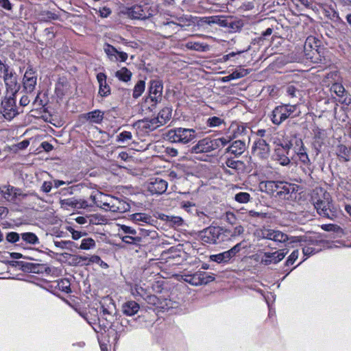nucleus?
Returning a JSON list of instances; mask_svg holds the SVG:
<instances>
[{"mask_svg": "<svg viewBox=\"0 0 351 351\" xmlns=\"http://www.w3.org/2000/svg\"><path fill=\"white\" fill-rule=\"evenodd\" d=\"M104 49L105 53L107 54V56L111 60H113L114 58H115V60H117V55L119 51L114 47L110 44H106Z\"/></svg>", "mask_w": 351, "mask_h": 351, "instance_id": "49530a36", "label": "nucleus"}, {"mask_svg": "<svg viewBox=\"0 0 351 351\" xmlns=\"http://www.w3.org/2000/svg\"><path fill=\"white\" fill-rule=\"evenodd\" d=\"M158 122L159 121L155 117L152 119L145 118L137 121L134 125L136 128L137 130H139L145 133H149L160 126Z\"/></svg>", "mask_w": 351, "mask_h": 351, "instance_id": "f8f14e48", "label": "nucleus"}, {"mask_svg": "<svg viewBox=\"0 0 351 351\" xmlns=\"http://www.w3.org/2000/svg\"><path fill=\"white\" fill-rule=\"evenodd\" d=\"M167 182L160 178L152 179L148 185V191L152 194L160 195L165 193L167 189Z\"/></svg>", "mask_w": 351, "mask_h": 351, "instance_id": "f3484780", "label": "nucleus"}, {"mask_svg": "<svg viewBox=\"0 0 351 351\" xmlns=\"http://www.w3.org/2000/svg\"><path fill=\"white\" fill-rule=\"evenodd\" d=\"M112 196L102 193H97L94 195H91L95 204L101 208L102 209L107 210L110 204V202Z\"/></svg>", "mask_w": 351, "mask_h": 351, "instance_id": "412c9836", "label": "nucleus"}, {"mask_svg": "<svg viewBox=\"0 0 351 351\" xmlns=\"http://www.w3.org/2000/svg\"><path fill=\"white\" fill-rule=\"evenodd\" d=\"M66 230L71 234L72 239L74 240H77L86 234L85 232L75 230L71 226L67 227Z\"/></svg>", "mask_w": 351, "mask_h": 351, "instance_id": "6e6d98bb", "label": "nucleus"}, {"mask_svg": "<svg viewBox=\"0 0 351 351\" xmlns=\"http://www.w3.org/2000/svg\"><path fill=\"white\" fill-rule=\"evenodd\" d=\"M143 289L138 285H135L131 288V294L136 299L137 297L141 296V291H143Z\"/></svg>", "mask_w": 351, "mask_h": 351, "instance_id": "774afa93", "label": "nucleus"}, {"mask_svg": "<svg viewBox=\"0 0 351 351\" xmlns=\"http://www.w3.org/2000/svg\"><path fill=\"white\" fill-rule=\"evenodd\" d=\"M20 239V234L17 232H9L6 236V240L10 243H16Z\"/></svg>", "mask_w": 351, "mask_h": 351, "instance_id": "69168bd1", "label": "nucleus"}, {"mask_svg": "<svg viewBox=\"0 0 351 351\" xmlns=\"http://www.w3.org/2000/svg\"><path fill=\"white\" fill-rule=\"evenodd\" d=\"M199 235L202 242L215 244L221 235V229L219 227L210 226L203 230Z\"/></svg>", "mask_w": 351, "mask_h": 351, "instance_id": "1a4fd4ad", "label": "nucleus"}, {"mask_svg": "<svg viewBox=\"0 0 351 351\" xmlns=\"http://www.w3.org/2000/svg\"><path fill=\"white\" fill-rule=\"evenodd\" d=\"M0 193L8 202H14L18 195H21L19 189L10 185L0 186Z\"/></svg>", "mask_w": 351, "mask_h": 351, "instance_id": "aec40b11", "label": "nucleus"}, {"mask_svg": "<svg viewBox=\"0 0 351 351\" xmlns=\"http://www.w3.org/2000/svg\"><path fill=\"white\" fill-rule=\"evenodd\" d=\"M231 258L232 256L228 250L217 254H213L210 256V259L211 261L217 263H228Z\"/></svg>", "mask_w": 351, "mask_h": 351, "instance_id": "72a5a7b5", "label": "nucleus"}, {"mask_svg": "<svg viewBox=\"0 0 351 351\" xmlns=\"http://www.w3.org/2000/svg\"><path fill=\"white\" fill-rule=\"evenodd\" d=\"M132 138V134L130 132L123 131L117 136L116 141L119 143L128 144Z\"/></svg>", "mask_w": 351, "mask_h": 351, "instance_id": "37998d69", "label": "nucleus"}, {"mask_svg": "<svg viewBox=\"0 0 351 351\" xmlns=\"http://www.w3.org/2000/svg\"><path fill=\"white\" fill-rule=\"evenodd\" d=\"M160 219H162L163 220L170 221L173 222V223L178 224V225H181L182 223V219L180 217H176V216L170 217V216L163 215V216L162 217H160Z\"/></svg>", "mask_w": 351, "mask_h": 351, "instance_id": "680f3d73", "label": "nucleus"}, {"mask_svg": "<svg viewBox=\"0 0 351 351\" xmlns=\"http://www.w3.org/2000/svg\"><path fill=\"white\" fill-rule=\"evenodd\" d=\"M140 309V305L135 301L127 300L122 304L123 313L127 316L136 315Z\"/></svg>", "mask_w": 351, "mask_h": 351, "instance_id": "5701e85b", "label": "nucleus"}, {"mask_svg": "<svg viewBox=\"0 0 351 351\" xmlns=\"http://www.w3.org/2000/svg\"><path fill=\"white\" fill-rule=\"evenodd\" d=\"M163 86L159 80H153L149 82V97L152 101L158 103L161 100Z\"/></svg>", "mask_w": 351, "mask_h": 351, "instance_id": "ddd939ff", "label": "nucleus"}, {"mask_svg": "<svg viewBox=\"0 0 351 351\" xmlns=\"http://www.w3.org/2000/svg\"><path fill=\"white\" fill-rule=\"evenodd\" d=\"M253 154L262 159L268 158L269 155V146L266 143L265 140L259 138L255 141L252 147Z\"/></svg>", "mask_w": 351, "mask_h": 351, "instance_id": "4468645a", "label": "nucleus"}, {"mask_svg": "<svg viewBox=\"0 0 351 351\" xmlns=\"http://www.w3.org/2000/svg\"><path fill=\"white\" fill-rule=\"evenodd\" d=\"M294 150L295 154L298 156L300 161L306 166L311 164V160L306 152V149L304 145L302 139H296L295 142Z\"/></svg>", "mask_w": 351, "mask_h": 351, "instance_id": "dca6fc26", "label": "nucleus"}, {"mask_svg": "<svg viewBox=\"0 0 351 351\" xmlns=\"http://www.w3.org/2000/svg\"><path fill=\"white\" fill-rule=\"evenodd\" d=\"M60 204L62 208L66 210L69 208L80 209L86 208L88 206L86 202L77 199L75 197L60 199Z\"/></svg>", "mask_w": 351, "mask_h": 351, "instance_id": "a211bd4d", "label": "nucleus"}, {"mask_svg": "<svg viewBox=\"0 0 351 351\" xmlns=\"http://www.w3.org/2000/svg\"><path fill=\"white\" fill-rule=\"evenodd\" d=\"M296 105L286 104L276 106L272 111L271 119L272 123L275 125H280L289 118L296 110Z\"/></svg>", "mask_w": 351, "mask_h": 351, "instance_id": "423d86ee", "label": "nucleus"}, {"mask_svg": "<svg viewBox=\"0 0 351 351\" xmlns=\"http://www.w3.org/2000/svg\"><path fill=\"white\" fill-rule=\"evenodd\" d=\"M311 201L320 216L331 219L335 217L330 195L324 189L315 188L312 192Z\"/></svg>", "mask_w": 351, "mask_h": 351, "instance_id": "f257e3e1", "label": "nucleus"}, {"mask_svg": "<svg viewBox=\"0 0 351 351\" xmlns=\"http://www.w3.org/2000/svg\"><path fill=\"white\" fill-rule=\"evenodd\" d=\"M252 197L247 192H239L235 194L234 199L240 204H247L252 200Z\"/></svg>", "mask_w": 351, "mask_h": 351, "instance_id": "ea45409f", "label": "nucleus"}, {"mask_svg": "<svg viewBox=\"0 0 351 351\" xmlns=\"http://www.w3.org/2000/svg\"><path fill=\"white\" fill-rule=\"evenodd\" d=\"M318 251H319V250L315 249V247H313L312 246H306V247H303L302 252H303L304 256H306V258L303 261L306 260V258L307 257L310 256L311 255L318 252Z\"/></svg>", "mask_w": 351, "mask_h": 351, "instance_id": "052dcab7", "label": "nucleus"}, {"mask_svg": "<svg viewBox=\"0 0 351 351\" xmlns=\"http://www.w3.org/2000/svg\"><path fill=\"white\" fill-rule=\"evenodd\" d=\"M0 72L3 73V79L6 86L10 89L14 88L16 86V77L8 71L5 65H4V69H2V71Z\"/></svg>", "mask_w": 351, "mask_h": 351, "instance_id": "bb28decb", "label": "nucleus"}, {"mask_svg": "<svg viewBox=\"0 0 351 351\" xmlns=\"http://www.w3.org/2000/svg\"><path fill=\"white\" fill-rule=\"evenodd\" d=\"M245 132V128L243 125L232 124L228 129V134L226 137L221 138L229 139L230 143L232 139L237 138Z\"/></svg>", "mask_w": 351, "mask_h": 351, "instance_id": "b1692460", "label": "nucleus"}, {"mask_svg": "<svg viewBox=\"0 0 351 351\" xmlns=\"http://www.w3.org/2000/svg\"><path fill=\"white\" fill-rule=\"evenodd\" d=\"M157 237V232L152 229L147 230L145 228L138 229V237L141 238V243L147 242L148 239H154Z\"/></svg>", "mask_w": 351, "mask_h": 351, "instance_id": "7c9ffc66", "label": "nucleus"}, {"mask_svg": "<svg viewBox=\"0 0 351 351\" xmlns=\"http://www.w3.org/2000/svg\"><path fill=\"white\" fill-rule=\"evenodd\" d=\"M119 237L123 242L126 244H130L134 245H139L141 243V238L138 237L129 236L121 233H118Z\"/></svg>", "mask_w": 351, "mask_h": 351, "instance_id": "e433bc0d", "label": "nucleus"}, {"mask_svg": "<svg viewBox=\"0 0 351 351\" xmlns=\"http://www.w3.org/2000/svg\"><path fill=\"white\" fill-rule=\"evenodd\" d=\"M22 239L27 243L36 245L39 243L38 237L33 232H24L21 234Z\"/></svg>", "mask_w": 351, "mask_h": 351, "instance_id": "58836bf2", "label": "nucleus"}, {"mask_svg": "<svg viewBox=\"0 0 351 351\" xmlns=\"http://www.w3.org/2000/svg\"><path fill=\"white\" fill-rule=\"evenodd\" d=\"M146 301L148 304H152L156 308H162V309H166L169 307H165V306H167V304L166 303L165 305H163L162 303L160 302V300L156 295H149L147 297Z\"/></svg>", "mask_w": 351, "mask_h": 351, "instance_id": "a19ab883", "label": "nucleus"}, {"mask_svg": "<svg viewBox=\"0 0 351 351\" xmlns=\"http://www.w3.org/2000/svg\"><path fill=\"white\" fill-rule=\"evenodd\" d=\"M123 234H128L132 237H138V230L133 228L132 227L121 225L119 228V232Z\"/></svg>", "mask_w": 351, "mask_h": 351, "instance_id": "a18cd8bd", "label": "nucleus"}, {"mask_svg": "<svg viewBox=\"0 0 351 351\" xmlns=\"http://www.w3.org/2000/svg\"><path fill=\"white\" fill-rule=\"evenodd\" d=\"M130 209V205L125 200L112 196L107 210L120 213H125Z\"/></svg>", "mask_w": 351, "mask_h": 351, "instance_id": "2eb2a0df", "label": "nucleus"}, {"mask_svg": "<svg viewBox=\"0 0 351 351\" xmlns=\"http://www.w3.org/2000/svg\"><path fill=\"white\" fill-rule=\"evenodd\" d=\"M131 219L136 223H149L151 221V217L145 213H138L132 215Z\"/></svg>", "mask_w": 351, "mask_h": 351, "instance_id": "79ce46f5", "label": "nucleus"}, {"mask_svg": "<svg viewBox=\"0 0 351 351\" xmlns=\"http://www.w3.org/2000/svg\"><path fill=\"white\" fill-rule=\"evenodd\" d=\"M227 25L224 27L229 29L230 32H236L239 31L242 27V24L240 21L233 19L232 16H228Z\"/></svg>", "mask_w": 351, "mask_h": 351, "instance_id": "f704fd0d", "label": "nucleus"}, {"mask_svg": "<svg viewBox=\"0 0 351 351\" xmlns=\"http://www.w3.org/2000/svg\"><path fill=\"white\" fill-rule=\"evenodd\" d=\"M287 155L283 149L276 147L274 154V160L280 165L287 166L290 163V159Z\"/></svg>", "mask_w": 351, "mask_h": 351, "instance_id": "c85d7f7f", "label": "nucleus"}, {"mask_svg": "<svg viewBox=\"0 0 351 351\" xmlns=\"http://www.w3.org/2000/svg\"><path fill=\"white\" fill-rule=\"evenodd\" d=\"M183 280L193 286L206 285L215 280V277L203 271H197L194 274H184L182 276Z\"/></svg>", "mask_w": 351, "mask_h": 351, "instance_id": "0eeeda50", "label": "nucleus"}, {"mask_svg": "<svg viewBox=\"0 0 351 351\" xmlns=\"http://www.w3.org/2000/svg\"><path fill=\"white\" fill-rule=\"evenodd\" d=\"M247 245L244 241L237 243L234 247H232L231 249L228 250L229 253L230 254L232 258L236 256L237 254H238L242 249H246Z\"/></svg>", "mask_w": 351, "mask_h": 351, "instance_id": "09e8293b", "label": "nucleus"}, {"mask_svg": "<svg viewBox=\"0 0 351 351\" xmlns=\"http://www.w3.org/2000/svg\"><path fill=\"white\" fill-rule=\"evenodd\" d=\"M95 246V241L92 238H86L82 239L80 249L90 250Z\"/></svg>", "mask_w": 351, "mask_h": 351, "instance_id": "8fccbe9b", "label": "nucleus"}, {"mask_svg": "<svg viewBox=\"0 0 351 351\" xmlns=\"http://www.w3.org/2000/svg\"><path fill=\"white\" fill-rule=\"evenodd\" d=\"M228 16H212L208 17L207 23L208 24H217L221 27H225L227 25Z\"/></svg>", "mask_w": 351, "mask_h": 351, "instance_id": "4c0bfd02", "label": "nucleus"}, {"mask_svg": "<svg viewBox=\"0 0 351 351\" xmlns=\"http://www.w3.org/2000/svg\"><path fill=\"white\" fill-rule=\"evenodd\" d=\"M191 24V19L188 16H182L177 19V21H167L165 24L164 27L167 29L168 27H173V30H176L178 27L189 26Z\"/></svg>", "mask_w": 351, "mask_h": 351, "instance_id": "cd10ccee", "label": "nucleus"}, {"mask_svg": "<svg viewBox=\"0 0 351 351\" xmlns=\"http://www.w3.org/2000/svg\"><path fill=\"white\" fill-rule=\"evenodd\" d=\"M186 47L189 49L195 51H204L205 49V47L203 45V44L193 41L188 42L186 44Z\"/></svg>", "mask_w": 351, "mask_h": 351, "instance_id": "4d7b16f0", "label": "nucleus"}, {"mask_svg": "<svg viewBox=\"0 0 351 351\" xmlns=\"http://www.w3.org/2000/svg\"><path fill=\"white\" fill-rule=\"evenodd\" d=\"M280 184V181L269 180L261 182L259 184V188L262 192H265L270 195L276 197Z\"/></svg>", "mask_w": 351, "mask_h": 351, "instance_id": "6ab92c4d", "label": "nucleus"}, {"mask_svg": "<svg viewBox=\"0 0 351 351\" xmlns=\"http://www.w3.org/2000/svg\"><path fill=\"white\" fill-rule=\"evenodd\" d=\"M226 220L230 224H235L237 221L236 215L232 212H227L226 213Z\"/></svg>", "mask_w": 351, "mask_h": 351, "instance_id": "338daca9", "label": "nucleus"}, {"mask_svg": "<svg viewBox=\"0 0 351 351\" xmlns=\"http://www.w3.org/2000/svg\"><path fill=\"white\" fill-rule=\"evenodd\" d=\"M338 156L342 158L343 161H348L350 160V149L343 145H340L338 147Z\"/></svg>", "mask_w": 351, "mask_h": 351, "instance_id": "de8ad7c7", "label": "nucleus"}, {"mask_svg": "<svg viewBox=\"0 0 351 351\" xmlns=\"http://www.w3.org/2000/svg\"><path fill=\"white\" fill-rule=\"evenodd\" d=\"M197 137V132L194 129L177 128L169 130L166 138L172 143L187 144Z\"/></svg>", "mask_w": 351, "mask_h": 351, "instance_id": "7ed1b4c3", "label": "nucleus"}, {"mask_svg": "<svg viewBox=\"0 0 351 351\" xmlns=\"http://www.w3.org/2000/svg\"><path fill=\"white\" fill-rule=\"evenodd\" d=\"M124 326H125L123 325V322H121L119 326H116V335L114 337V340L116 341V342L118 341V340L119 339L123 333H125L128 331L127 330H125Z\"/></svg>", "mask_w": 351, "mask_h": 351, "instance_id": "0e129e2a", "label": "nucleus"}, {"mask_svg": "<svg viewBox=\"0 0 351 351\" xmlns=\"http://www.w3.org/2000/svg\"><path fill=\"white\" fill-rule=\"evenodd\" d=\"M114 75L120 81H122L124 82H128L130 81L132 73L126 67H122L119 70H118L115 72Z\"/></svg>", "mask_w": 351, "mask_h": 351, "instance_id": "473e14b6", "label": "nucleus"}, {"mask_svg": "<svg viewBox=\"0 0 351 351\" xmlns=\"http://www.w3.org/2000/svg\"><path fill=\"white\" fill-rule=\"evenodd\" d=\"M286 91L287 95L291 98L297 97L298 95H300V91L293 85L288 86Z\"/></svg>", "mask_w": 351, "mask_h": 351, "instance_id": "bf43d9fd", "label": "nucleus"}, {"mask_svg": "<svg viewBox=\"0 0 351 351\" xmlns=\"http://www.w3.org/2000/svg\"><path fill=\"white\" fill-rule=\"evenodd\" d=\"M245 143L242 141L238 140L234 141L230 146H229L226 151L231 154L239 156L241 155L245 150Z\"/></svg>", "mask_w": 351, "mask_h": 351, "instance_id": "c756f323", "label": "nucleus"}, {"mask_svg": "<svg viewBox=\"0 0 351 351\" xmlns=\"http://www.w3.org/2000/svg\"><path fill=\"white\" fill-rule=\"evenodd\" d=\"M331 90L333 91L338 97H343L346 93V89L340 83H334L331 86Z\"/></svg>", "mask_w": 351, "mask_h": 351, "instance_id": "3c124183", "label": "nucleus"}, {"mask_svg": "<svg viewBox=\"0 0 351 351\" xmlns=\"http://www.w3.org/2000/svg\"><path fill=\"white\" fill-rule=\"evenodd\" d=\"M224 123V121L218 117H209L207 119L206 124L209 127H218Z\"/></svg>", "mask_w": 351, "mask_h": 351, "instance_id": "603ef678", "label": "nucleus"}, {"mask_svg": "<svg viewBox=\"0 0 351 351\" xmlns=\"http://www.w3.org/2000/svg\"><path fill=\"white\" fill-rule=\"evenodd\" d=\"M266 216H267V214L265 213L256 212V211L252 210H249L247 212V217L251 219H254V218L264 219L266 217Z\"/></svg>", "mask_w": 351, "mask_h": 351, "instance_id": "e2e57ef3", "label": "nucleus"}, {"mask_svg": "<svg viewBox=\"0 0 351 351\" xmlns=\"http://www.w3.org/2000/svg\"><path fill=\"white\" fill-rule=\"evenodd\" d=\"M37 84V74L31 66L26 70L23 76V88L26 93H31L34 91Z\"/></svg>", "mask_w": 351, "mask_h": 351, "instance_id": "9b49d317", "label": "nucleus"}, {"mask_svg": "<svg viewBox=\"0 0 351 351\" xmlns=\"http://www.w3.org/2000/svg\"><path fill=\"white\" fill-rule=\"evenodd\" d=\"M249 73L247 69H241L239 71H234L228 76H226V78L229 79H239L243 77H245Z\"/></svg>", "mask_w": 351, "mask_h": 351, "instance_id": "864d4df0", "label": "nucleus"}, {"mask_svg": "<svg viewBox=\"0 0 351 351\" xmlns=\"http://www.w3.org/2000/svg\"><path fill=\"white\" fill-rule=\"evenodd\" d=\"M145 88V83L143 80L138 81L136 84L134 86L133 90L132 96L134 98H138L144 92Z\"/></svg>", "mask_w": 351, "mask_h": 351, "instance_id": "c03bdc74", "label": "nucleus"}, {"mask_svg": "<svg viewBox=\"0 0 351 351\" xmlns=\"http://www.w3.org/2000/svg\"><path fill=\"white\" fill-rule=\"evenodd\" d=\"M299 256V251L298 250H295L292 252V253L289 256L287 261L286 265L287 266L292 265L295 261L298 259Z\"/></svg>", "mask_w": 351, "mask_h": 351, "instance_id": "13d9d810", "label": "nucleus"}, {"mask_svg": "<svg viewBox=\"0 0 351 351\" xmlns=\"http://www.w3.org/2000/svg\"><path fill=\"white\" fill-rule=\"evenodd\" d=\"M70 285V282L67 279H62L58 282L59 289L65 293L71 292Z\"/></svg>", "mask_w": 351, "mask_h": 351, "instance_id": "5fc2aeb1", "label": "nucleus"}, {"mask_svg": "<svg viewBox=\"0 0 351 351\" xmlns=\"http://www.w3.org/2000/svg\"><path fill=\"white\" fill-rule=\"evenodd\" d=\"M101 309L104 315H112L115 310V306L112 298L106 297L100 302Z\"/></svg>", "mask_w": 351, "mask_h": 351, "instance_id": "393cba45", "label": "nucleus"}, {"mask_svg": "<svg viewBox=\"0 0 351 351\" xmlns=\"http://www.w3.org/2000/svg\"><path fill=\"white\" fill-rule=\"evenodd\" d=\"M97 80L99 83V94L101 97H107L110 94V87L107 83L106 75L104 73H99L97 75Z\"/></svg>", "mask_w": 351, "mask_h": 351, "instance_id": "4be33fe9", "label": "nucleus"}, {"mask_svg": "<svg viewBox=\"0 0 351 351\" xmlns=\"http://www.w3.org/2000/svg\"><path fill=\"white\" fill-rule=\"evenodd\" d=\"M229 139L221 138H212L206 137L199 140L191 148V152L195 154L208 153L223 147L228 143Z\"/></svg>", "mask_w": 351, "mask_h": 351, "instance_id": "f03ea898", "label": "nucleus"}, {"mask_svg": "<svg viewBox=\"0 0 351 351\" xmlns=\"http://www.w3.org/2000/svg\"><path fill=\"white\" fill-rule=\"evenodd\" d=\"M294 191V187L284 182H280L279 189H278L276 196L281 199H289L290 193Z\"/></svg>", "mask_w": 351, "mask_h": 351, "instance_id": "a878e982", "label": "nucleus"}, {"mask_svg": "<svg viewBox=\"0 0 351 351\" xmlns=\"http://www.w3.org/2000/svg\"><path fill=\"white\" fill-rule=\"evenodd\" d=\"M87 119L92 123H99L104 119V112L96 110L87 114Z\"/></svg>", "mask_w": 351, "mask_h": 351, "instance_id": "c9c22d12", "label": "nucleus"}, {"mask_svg": "<svg viewBox=\"0 0 351 351\" xmlns=\"http://www.w3.org/2000/svg\"><path fill=\"white\" fill-rule=\"evenodd\" d=\"M156 12L154 6L149 3L134 5L127 9L126 14L132 19L145 20L152 16Z\"/></svg>", "mask_w": 351, "mask_h": 351, "instance_id": "20e7f679", "label": "nucleus"}, {"mask_svg": "<svg viewBox=\"0 0 351 351\" xmlns=\"http://www.w3.org/2000/svg\"><path fill=\"white\" fill-rule=\"evenodd\" d=\"M263 239L274 241L276 243H293L300 241L297 237H289L287 234L279 230L263 229L260 236Z\"/></svg>", "mask_w": 351, "mask_h": 351, "instance_id": "39448f33", "label": "nucleus"}, {"mask_svg": "<svg viewBox=\"0 0 351 351\" xmlns=\"http://www.w3.org/2000/svg\"><path fill=\"white\" fill-rule=\"evenodd\" d=\"M1 113L8 120L12 119L19 114V111L16 106V101L12 97L6 98L3 100L1 102Z\"/></svg>", "mask_w": 351, "mask_h": 351, "instance_id": "9d476101", "label": "nucleus"}, {"mask_svg": "<svg viewBox=\"0 0 351 351\" xmlns=\"http://www.w3.org/2000/svg\"><path fill=\"white\" fill-rule=\"evenodd\" d=\"M171 108L165 107L162 108L158 113V117H155L159 121L160 125H165L171 117Z\"/></svg>", "mask_w": 351, "mask_h": 351, "instance_id": "2f4dec72", "label": "nucleus"}, {"mask_svg": "<svg viewBox=\"0 0 351 351\" xmlns=\"http://www.w3.org/2000/svg\"><path fill=\"white\" fill-rule=\"evenodd\" d=\"M287 254V250L285 249L279 250L274 252H264L261 257L260 263L265 265L276 264L282 261Z\"/></svg>", "mask_w": 351, "mask_h": 351, "instance_id": "6e6552de", "label": "nucleus"}]
</instances>
